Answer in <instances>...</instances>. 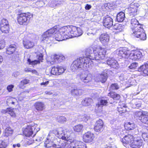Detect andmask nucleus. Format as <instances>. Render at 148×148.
Wrapping results in <instances>:
<instances>
[{
  "label": "nucleus",
  "instance_id": "nucleus-12",
  "mask_svg": "<svg viewBox=\"0 0 148 148\" xmlns=\"http://www.w3.org/2000/svg\"><path fill=\"white\" fill-rule=\"evenodd\" d=\"M138 5H139L137 3L131 4L130 6L128 8V12L130 16H134L136 15L137 8Z\"/></svg>",
  "mask_w": 148,
  "mask_h": 148
},
{
  "label": "nucleus",
  "instance_id": "nucleus-36",
  "mask_svg": "<svg viewBox=\"0 0 148 148\" xmlns=\"http://www.w3.org/2000/svg\"><path fill=\"white\" fill-rule=\"evenodd\" d=\"M29 80L27 78H24L21 80L19 84V87L20 88H23L24 87V85L29 83Z\"/></svg>",
  "mask_w": 148,
  "mask_h": 148
},
{
  "label": "nucleus",
  "instance_id": "nucleus-44",
  "mask_svg": "<svg viewBox=\"0 0 148 148\" xmlns=\"http://www.w3.org/2000/svg\"><path fill=\"white\" fill-rule=\"evenodd\" d=\"M113 5L112 3H106L104 5V7L107 10L112 9Z\"/></svg>",
  "mask_w": 148,
  "mask_h": 148
},
{
  "label": "nucleus",
  "instance_id": "nucleus-37",
  "mask_svg": "<svg viewBox=\"0 0 148 148\" xmlns=\"http://www.w3.org/2000/svg\"><path fill=\"white\" fill-rule=\"evenodd\" d=\"M148 69V63H145L144 64L141 66L138 69V71L142 72L145 73V71H147Z\"/></svg>",
  "mask_w": 148,
  "mask_h": 148
},
{
  "label": "nucleus",
  "instance_id": "nucleus-54",
  "mask_svg": "<svg viewBox=\"0 0 148 148\" xmlns=\"http://www.w3.org/2000/svg\"><path fill=\"white\" fill-rule=\"evenodd\" d=\"M137 66L138 63H133L129 66V68L130 69H135Z\"/></svg>",
  "mask_w": 148,
  "mask_h": 148
},
{
  "label": "nucleus",
  "instance_id": "nucleus-4",
  "mask_svg": "<svg viewBox=\"0 0 148 148\" xmlns=\"http://www.w3.org/2000/svg\"><path fill=\"white\" fill-rule=\"evenodd\" d=\"M33 15L32 14L29 13H21L18 16V22L20 25H25L29 21Z\"/></svg>",
  "mask_w": 148,
  "mask_h": 148
},
{
  "label": "nucleus",
  "instance_id": "nucleus-53",
  "mask_svg": "<svg viewBox=\"0 0 148 148\" xmlns=\"http://www.w3.org/2000/svg\"><path fill=\"white\" fill-rule=\"evenodd\" d=\"M2 24L4 25H9L8 20L4 18L1 20L0 25H1Z\"/></svg>",
  "mask_w": 148,
  "mask_h": 148
},
{
  "label": "nucleus",
  "instance_id": "nucleus-55",
  "mask_svg": "<svg viewBox=\"0 0 148 148\" xmlns=\"http://www.w3.org/2000/svg\"><path fill=\"white\" fill-rule=\"evenodd\" d=\"M56 145V144L53 143L52 141H51L45 147L50 148L52 147H55Z\"/></svg>",
  "mask_w": 148,
  "mask_h": 148
},
{
  "label": "nucleus",
  "instance_id": "nucleus-29",
  "mask_svg": "<svg viewBox=\"0 0 148 148\" xmlns=\"http://www.w3.org/2000/svg\"><path fill=\"white\" fill-rule=\"evenodd\" d=\"M139 120L143 123L148 124V114L144 113L140 117Z\"/></svg>",
  "mask_w": 148,
  "mask_h": 148
},
{
  "label": "nucleus",
  "instance_id": "nucleus-35",
  "mask_svg": "<svg viewBox=\"0 0 148 148\" xmlns=\"http://www.w3.org/2000/svg\"><path fill=\"white\" fill-rule=\"evenodd\" d=\"M53 58L54 59V62L58 61V62H61L63 60L65 59V57L62 55H55L53 56Z\"/></svg>",
  "mask_w": 148,
  "mask_h": 148
},
{
  "label": "nucleus",
  "instance_id": "nucleus-30",
  "mask_svg": "<svg viewBox=\"0 0 148 148\" xmlns=\"http://www.w3.org/2000/svg\"><path fill=\"white\" fill-rule=\"evenodd\" d=\"M0 29L1 32L4 33H7L8 32L9 25H3L2 24L0 25Z\"/></svg>",
  "mask_w": 148,
  "mask_h": 148
},
{
  "label": "nucleus",
  "instance_id": "nucleus-43",
  "mask_svg": "<svg viewBox=\"0 0 148 148\" xmlns=\"http://www.w3.org/2000/svg\"><path fill=\"white\" fill-rule=\"evenodd\" d=\"M102 106L97 103L95 107V111L97 112H100L102 111Z\"/></svg>",
  "mask_w": 148,
  "mask_h": 148
},
{
  "label": "nucleus",
  "instance_id": "nucleus-17",
  "mask_svg": "<svg viewBox=\"0 0 148 148\" xmlns=\"http://www.w3.org/2000/svg\"><path fill=\"white\" fill-rule=\"evenodd\" d=\"M109 36L106 34H101L99 37L100 41L104 45L107 44L109 41Z\"/></svg>",
  "mask_w": 148,
  "mask_h": 148
},
{
  "label": "nucleus",
  "instance_id": "nucleus-61",
  "mask_svg": "<svg viewBox=\"0 0 148 148\" xmlns=\"http://www.w3.org/2000/svg\"><path fill=\"white\" fill-rule=\"evenodd\" d=\"M91 8V5L88 4L86 5L85 6V7L86 10H90Z\"/></svg>",
  "mask_w": 148,
  "mask_h": 148
},
{
  "label": "nucleus",
  "instance_id": "nucleus-18",
  "mask_svg": "<svg viewBox=\"0 0 148 148\" xmlns=\"http://www.w3.org/2000/svg\"><path fill=\"white\" fill-rule=\"evenodd\" d=\"M133 142L130 145L132 148H139L142 145L143 141L140 138L134 140Z\"/></svg>",
  "mask_w": 148,
  "mask_h": 148
},
{
  "label": "nucleus",
  "instance_id": "nucleus-57",
  "mask_svg": "<svg viewBox=\"0 0 148 148\" xmlns=\"http://www.w3.org/2000/svg\"><path fill=\"white\" fill-rule=\"evenodd\" d=\"M14 87V86L13 85H10L8 86L7 88V89L9 92H11L12 91V89Z\"/></svg>",
  "mask_w": 148,
  "mask_h": 148
},
{
  "label": "nucleus",
  "instance_id": "nucleus-22",
  "mask_svg": "<svg viewBox=\"0 0 148 148\" xmlns=\"http://www.w3.org/2000/svg\"><path fill=\"white\" fill-rule=\"evenodd\" d=\"M44 103L41 102H36L34 104V106L37 110L41 111L42 110L45 108Z\"/></svg>",
  "mask_w": 148,
  "mask_h": 148
},
{
  "label": "nucleus",
  "instance_id": "nucleus-31",
  "mask_svg": "<svg viewBox=\"0 0 148 148\" xmlns=\"http://www.w3.org/2000/svg\"><path fill=\"white\" fill-rule=\"evenodd\" d=\"M99 81L101 82L102 83H103L106 81L107 78V74L106 73H104L99 75Z\"/></svg>",
  "mask_w": 148,
  "mask_h": 148
},
{
  "label": "nucleus",
  "instance_id": "nucleus-59",
  "mask_svg": "<svg viewBox=\"0 0 148 148\" xmlns=\"http://www.w3.org/2000/svg\"><path fill=\"white\" fill-rule=\"evenodd\" d=\"M82 144V142L80 141H77L75 142V147H77V146H79V145H81Z\"/></svg>",
  "mask_w": 148,
  "mask_h": 148
},
{
  "label": "nucleus",
  "instance_id": "nucleus-46",
  "mask_svg": "<svg viewBox=\"0 0 148 148\" xmlns=\"http://www.w3.org/2000/svg\"><path fill=\"white\" fill-rule=\"evenodd\" d=\"M118 110L121 113H125L126 110V106L124 105L123 106V107H119Z\"/></svg>",
  "mask_w": 148,
  "mask_h": 148
},
{
  "label": "nucleus",
  "instance_id": "nucleus-60",
  "mask_svg": "<svg viewBox=\"0 0 148 148\" xmlns=\"http://www.w3.org/2000/svg\"><path fill=\"white\" fill-rule=\"evenodd\" d=\"M49 81H47L45 82H43L42 83H40L41 85H44V86H45L49 83Z\"/></svg>",
  "mask_w": 148,
  "mask_h": 148
},
{
  "label": "nucleus",
  "instance_id": "nucleus-49",
  "mask_svg": "<svg viewBox=\"0 0 148 148\" xmlns=\"http://www.w3.org/2000/svg\"><path fill=\"white\" fill-rule=\"evenodd\" d=\"M27 61L29 63V64L32 65H35L38 63H39V61L37 60H34L32 61L29 59L27 60Z\"/></svg>",
  "mask_w": 148,
  "mask_h": 148
},
{
  "label": "nucleus",
  "instance_id": "nucleus-16",
  "mask_svg": "<svg viewBox=\"0 0 148 148\" xmlns=\"http://www.w3.org/2000/svg\"><path fill=\"white\" fill-rule=\"evenodd\" d=\"M104 26L108 28H109L113 25V19L109 16L104 18L103 20Z\"/></svg>",
  "mask_w": 148,
  "mask_h": 148
},
{
  "label": "nucleus",
  "instance_id": "nucleus-63",
  "mask_svg": "<svg viewBox=\"0 0 148 148\" xmlns=\"http://www.w3.org/2000/svg\"><path fill=\"white\" fill-rule=\"evenodd\" d=\"M20 74V73L18 72H15L13 74L14 76L15 77H16L17 76L19 75Z\"/></svg>",
  "mask_w": 148,
  "mask_h": 148
},
{
  "label": "nucleus",
  "instance_id": "nucleus-27",
  "mask_svg": "<svg viewBox=\"0 0 148 148\" xmlns=\"http://www.w3.org/2000/svg\"><path fill=\"white\" fill-rule=\"evenodd\" d=\"M13 132V129L10 127H6L4 131V135L5 136H8L11 135Z\"/></svg>",
  "mask_w": 148,
  "mask_h": 148
},
{
  "label": "nucleus",
  "instance_id": "nucleus-39",
  "mask_svg": "<svg viewBox=\"0 0 148 148\" xmlns=\"http://www.w3.org/2000/svg\"><path fill=\"white\" fill-rule=\"evenodd\" d=\"M108 96L115 100H118L120 98V95L114 92H110L108 94Z\"/></svg>",
  "mask_w": 148,
  "mask_h": 148
},
{
  "label": "nucleus",
  "instance_id": "nucleus-3",
  "mask_svg": "<svg viewBox=\"0 0 148 148\" xmlns=\"http://www.w3.org/2000/svg\"><path fill=\"white\" fill-rule=\"evenodd\" d=\"M132 34L136 37L139 38L141 40H144L146 39V34L144 32L142 26H140L136 28L132 29Z\"/></svg>",
  "mask_w": 148,
  "mask_h": 148
},
{
  "label": "nucleus",
  "instance_id": "nucleus-26",
  "mask_svg": "<svg viewBox=\"0 0 148 148\" xmlns=\"http://www.w3.org/2000/svg\"><path fill=\"white\" fill-rule=\"evenodd\" d=\"M56 32L57 33H55V38L56 40L59 41L66 39L64 38V36H62V34L59 32V30L58 31L57 30Z\"/></svg>",
  "mask_w": 148,
  "mask_h": 148
},
{
  "label": "nucleus",
  "instance_id": "nucleus-52",
  "mask_svg": "<svg viewBox=\"0 0 148 148\" xmlns=\"http://www.w3.org/2000/svg\"><path fill=\"white\" fill-rule=\"evenodd\" d=\"M5 41L4 40H0V49H2L5 47Z\"/></svg>",
  "mask_w": 148,
  "mask_h": 148
},
{
  "label": "nucleus",
  "instance_id": "nucleus-32",
  "mask_svg": "<svg viewBox=\"0 0 148 148\" xmlns=\"http://www.w3.org/2000/svg\"><path fill=\"white\" fill-rule=\"evenodd\" d=\"M92 100L90 98H86L82 101V103L84 106H90L92 102Z\"/></svg>",
  "mask_w": 148,
  "mask_h": 148
},
{
  "label": "nucleus",
  "instance_id": "nucleus-2",
  "mask_svg": "<svg viewBox=\"0 0 148 148\" xmlns=\"http://www.w3.org/2000/svg\"><path fill=\"white\" fill-rule=\"evenodd\" d=\"M57 27L55 26L52 28L48 30L44 33L42 37V41L47 43H49L51 41L52 36L53 34L58 30Z\"/></svg>",
  "mask_w": 148,
  "mask_h": 148
},
{
  "label": "nucleus",
  "instance_id": "nucleus-19",
  "mask_svg": "<svg viewBox=\"0 0 148 148\" xmlns=\"http://www.w3.org/2000/svg\"><path fill=\"white\" fill-rule=\"evenodd\" d=\"M107 64L112 68L117 69L118 68V64L117 61L113 58H108L107 61Z\"/></svg>",
  "mask_w": 148,
  "mask_h": 148
},
{
  "label": "nucleus",
  "instance_id": "nucleus-42",
  "mask_svg": "<svg viewBox=\"0 0 148 148\" xmlns=\"http://www.w3.org/2000/svg\"><path fill=\"white\" fill-rule=\"evenodd\" d=\"M58 66H54L51 69V73L53 75H58Z\"/></svg>",
  "mask_w": 148,
  "mask_h": 148
},
{
  "label": "nucleus",
  "instance_id": "nucleus-14",
  "mask_svg": "<svg viewBox=\"0 0 148 148\" xmlns=\"http://www.w3.org/2000/svg\"><path fill=\"white\" fill-rule=\"evenodd\" d=\"M95 138L94 134L90 132L85 133L83 135V139L84 142L88 143L92 142Z\"/></svg>",
  "mask_w": 148,
  "mask_h": 148
},
{
  "label": "nucleus",
  "instance_id": "nucleus-6",
  "mask_svg": "<svg viewBox=\"0 0 148 148\" xmlns=\"http://www.w3.org/2000/svg\"><path fill=\"white\" fill-rule=\"evenodd\" d=\"M71 31V26H65L60 28L59 30V32L62 34L65 39H68L72 38L70 32Z\"/></svg>",
  "mask_w": 148,
  "mask_h": 148
},
{
  "label": "nucleus",
  "instance_id": "nucleus-23",
  "mask_svg": "<svg viewBox=\"0 0 148 148\" xmlns=\"http://www.w3.org/2000/svg\"><path fill=\"white\" fill-rule=\"evenodd\" d=\"M16 46L15 45H11L8 48L6 51L7 53L9 55L12 54L16 49Z\"/></svg>",
  "mask_w": 148,
  "mask_h": 148
},
{
  "label": "nucleus",
  "instance_id": "nucleus-33",
  "mask_svg": "<svg viewBox=\"0 0 148 148\" xmlns=\"http://www.w3.org/2000/svg\"><path fill=\"white\" fill-rule=\"evenodd\" d=\"M15 109L14 108H7L6 110H4V112L5 113H8L10 114L11 116L15 117L16 116V114L15 112Z\"/></svg>",
  "mask_w": 148,
  "mask_h": 148
},
{
  "label": "nucleus",
  "instance_id": "nucleus-25",
  "mask_svg": "<svg viewBox=\"0 0 148 148\" xmlns=\"http://www.w3.org/2000/svg\"><path fill=\"white\" fill-rule=\"evenodd\" d=\"M72 94L76 96L81 95L83 91L82 90L77 88H73L71 90Z\"/></svg>",
  "mask_w": 148,
  "mask_h": 148
},
{
  "label": "nucleus",
  "instance_id": "nucleus-47",
  "mask_svg": "<svg viewBox=\"0 0 148 148\" xmlns=\"http://www.w3.org/2000/svg\"><path fill=\"white\" fill-rule=\"evenodd\" d=\"M119 87L117 84L116 83L112 84L110 86V90H117L119 89Z\"/></svg>",
  "mask_w": 148,
  "mask_h": 148
},
{
  "label": "nucleus",
  "instance_id": "nucleus-62",
  "mask_svg": "<svg viewBox=\"0 0 148 148\" xmlns=\"http://www.w3.org/2000/svg\"><path fill=\"white\" fill-rule=\"evenodd\" d=\"M119 79L121 80H123L125 79L124 75L123 74H121L119 77Z\"/></svg>",
  "mask_w": 148,
  "mask_h": 148
},
{
  "label": "nucleus",
  "instance_id": "nucleus-34",
  "mask_svg": "<svg viewBox=\"0 0 148 148\" xmlns=\"http://www.w3.org/2000/svg\"><path fill=\"white\" fill-rule=\"evenodd\" d=\"M16 101V100L15 98L9 97L7 99L6 103L8 106H11L12 105H14L15 102Z\"/></svg>",
  "mask_w": 148,
  "mask_h": 148
},
{
  "label": "nucleus",
  "instance_id": "nucleus-45",
  "mask_svg": "<svg viewBox=\"0 0 148 148\" xmlns=\"http://www.w3.org/2000/svg\"><path fill=\"white\" fill-rule=\"evenodd\" d=\"M66 69L61 66H58V75H61L64 73Z\"/></svg>",
  "mask_w": 148,
  "mask_h": 148
},
{
  "label": "nucleus",
  "instance_id": "nucleus-64",
  "mask_svg": "<svg viewBox=\"0 0 148 148\" xmlns=\"http://www.w3.org/2000/svg\"><path fill=\"white\" fill-rule=\"evenodd\" d=\"M31 72L33 74H34L35 75H38V73L37 72V71L33 69L31 70Z\"/></svg>",
  "mask_w": 148,
  "mask_h": 148
},
{
  "label": "nucleus",
  "instance_id": "nucleus-11",
  "mask_svg": "<svg viewBox=\"0 0 148 148\" xmlns=\"http://www.w3.org/2000/svg\"><path fill=\"white\" fill-rule=\"evenodd\" d=\"M72 38L78 37L82 34V29L79 27L71 26V31L70 32Z\"/></svg>",
  "mask_w": 148,
  "mask_h": 148
},
{
  "label": "nucleus",
  "instance_id": "nucleus-1",
  "mask_svg": "<svg viewBox=\"0 0 148 148\" xmlns=\"http://www.w3.org/2000/svg\"><path fill=\"white\" fill-rule=\"evenodd\" d=\"M106 50L100 47L93 50L92 48L87 49L86 52V57H80L75 60L71 65L73 71H75L79 69H86L89 67L91 60H95L98 62L104 59Z\"/></svg>",
  "mask_w": 148,
  "mask_h": 148
},
{
  "label": "nucleus",
  "instance_id": "nucleus-24",
  "mask_svg": "<svg viewBox=\"0 0 148 148\" xmlns=\"http://www.w3.org/2000/svg\"><path fill=\"white\" fill-rule=\"evenodd\" d=\"M135 124L133 123L128 122L125 123V127L127 130H133L135 127Z\"/></svg>",
  "mask_w": 148,
  "mask_h": 148
},
{
  "label": "nucleus",
  "instance_id": "nucleus-56",
  "mask_svg": "<svg viewBox=\"0 0 148 148\" xmlns=\"http://www.w3.org/2000/svg\"><path fill=\"white\" fill-rule=\"evenodd\" d=\"M144 113L140 111L136 112L135 113V115L136 116L138 117V119L139 120L140 117L142 116V115H143Z\"/></svg>",
  "mask_w": 148,
  "mask_h": 148
},
{
  "label": "nucleus",
  "instance_id": "nucleus-7",
  "mask_svg": "<svg viewBox=\"0 0 148 148\" xmlns=\"http://www.w3.org/2000/svg\"><path fill=\"white\" fill-rule=\"evenodd\" d=\"M72 133V131L71 130H62V128H60L57 133L58 138H61L63 140H66L70 137Z\"/></svg>",
  "mask_w": 148,
  "mask_h": 148
},
{
  "label": "nucleus",
  "instance_id": "nucleus-28",
  "mask_svg": "<svg viewBox=\"0 0 148 148\" xmlns=\"http://www.w3.org/2000/svg\"><path fill=\"white\" fill-rule=\"evenodd\" d=\"M125 17V14L123 12H121L117 15L116 19L119 22H122L124 20Z\"/></svg>",
  "mask_w": 148,
  "mask_h": 148
},
{
  "label": "nucleus",
  "instance_id": "nucleus-50",
  "mask_svg": "<svg viewBox=\"0 0 148 148\" xmlns=\"http://www.w3.org/2000/svg\"><path fill=\"white\" fill-rule=\"evenodd\" d=\"M7 146V144L5 141H0V148H5Z\"/></svg>",
  "mask_w": 148,
  "mask_h": 148
},
{
  "label": "nucleus",
  "instance_id": "nucleus-9",
  "mask_svg": "<svg viewBox=\"0 0 148 148\" xmlns=\"http://www.w3.org/2000/svg\"><path fill=\"white\" fill-rule=\"evenodd\" d=\"M92 75L88 72L86 71L82 73L80 75V79L84 83H88L90 82L92 79Z\"/></svg>",
  "mask_w": 148,
  "mask_h": 148
},
{
  "label": "nucleus",
  "instance_id": "nucleus-8",
  "mask_svg": "<svg viewBox=\"0 0 148 148\" xmlns=\"http://www.w3.org/2000/svg\"><path fill=\"white\" fill-rule=\"evenodd\" d=\"M143 55L141 52L138 50H132L130 51L129 57L134 60H137L142 58Z\"/></svg>",
  "mask_w": 148,
  "mask_h": 148
},
{
  "label": "nucleus",
  "instance_id": "nucleus-10",
  "mask_svg": "<svg viewBox=\"0 0 148 148\" xmlns=\"http://www.w3.org/2000/svg\"><path fill=\"white\" fill-rule=\"evenodd\" d=\"M116 52L120 58L129 56L130 51L127 50L126 48H121L117 49Z\"/></svg>",
  "mask_w": 148,
  "mask_h": 148
},
{
  "label": "nucleus",
  "instance_id": "nucleus-21",
  "mask_svg": "<svg viewBox=\"0 0 148 148\" xmlns=\"http://www.w3.org/2000/svg\"><path fill=\"white\" fill-rule=\"evenodd\" d=\"M23 44L25 48L27 49H29L32 48L34 46V43L29 40H23Z\"/></svg>",
  "mask_w": 148,
  "mask_h": 148
},
{
  "label": "nucleus",
  "instance_id": "nucleus-20",
  "mask_svg": "<svg viewBox=\"0 0 148 148\" xmlns=\"http://www.w3.org/2000/svg\"><path fill=\"white\" fill-rule=\"evenodd\" d=\"M132 29L136 28L140 26H142L139 23L138 21L135 18L132 19L131 21Z\"/></svg>",
  "mask_w": 148,
  "mask_h": 148
},
{
  "label": "nucleus",
  "instance_id": "nucleus-15",
  "mask_svg": "<svg viewBox=\"0 0 148 148\" xmlns=\"http://www.w3.org/2000/svg\"><path fill=\"white\" fill-rule=\"evenodd\" d=\"M133 136L131 134H128L125 135L122 139L121 142L124 146L125 145L129 144L131 143L132 141H134Z\"/></svg>",
  "mask_w": 148,
  "mask_h": 148
},
{
  "label": "nucleus",
  "instance_id": "nucleus-40",
  "mask_svg": "<svg viewBox=\"0 0 148 148\" xmlns=\"http://www.w3.org/2000/svg\"><path fill=\"white\" fill-rule=\"evenodd\" d=\"M57 120L58 122L61 123H63L66 122L67 119L65 117L60 116L57 117Z\"/></svg>",
  "mask_w": 148,
  "mask_h": 148
},
{
  "label": "nucleus",
  "instance_id": "nucleus-51",
  "mask_svg": "<svg viewBox=\"0 0 148 148\" xmlns=\"http://www.w3.org/2000/svg\"><path fill=\"white\" fill-rule=\"evenodd\" d=\"M81 119L83 121L86 122L90 119V117L87 115H84L82 116Z\"/></svg>",
  "mask_w": 148,
  "mask_h": 148
},
{
  "label": "nucleus",
  "instance_id": "nucleus-48",
  "mask_svg": "<svg viewBox=\"0 0 148 148\" xmlns=\"http://www.w3.org/2000/svg\"><path fill=\"white\" fill-rule=\"evenodd\" d=\"M99 103L100 105L101 106H106L108 103V102L107 100L101 99L100 100V102L98 103Z\"/></svg>",
  "mask_w": 148,
  "mask_h": 148
},
{
  "label": "nucleus",
  "instance_id": "nucleus-58",
  "mask_svg": "<svg viewBox=\"0 0 148 148\" xmlns=\"http://www.w3.org/2000/svg\"><path fill=\"white\" fill-rule=\"evenodd\" d=\"M97 33V31L96 29L92 30L90 32H88L87 33V34L88 35H92L93 36L95 35Z\"/></svg>",
  "mask_w": 148,
  "mask_h": 148
},
{
  "label": "nucleus",
  "instance_id": "nucleus-41",
  "mask_svg": "<svg viewBox=\"0 0 148 148\" xmlns=\"http://www.w3.org/2000/svg\"><path fill=\"white\" fill-rule=\"evenodd\" d=\"M83 128V126L81 124H79L73 127L74 130L77 132H80Z\"/></svg>",
  "mask_w": 148,
  "mask_h": 148
},
{
  "label": "nucleus",
  "instance_id": "nucleus-5",
  "mask_svg": "<svg viewBox=\"0 0 148 148\" xmlns=\"http://www.w3.org/2000/svg\"><path fill=\"white\" fill-rule=\"evenodd\" d=\"M37 126V125L36 124H34L33 126H27L23 131L24 134L27 137H29L33 134L34 130L35 132L34 135H35L36 133L39 130L38 127L37 128H36Z\"/></svg>",
  "mask_w": 148,
  "mask_h": 148
},
{
  "label": "nucleus",
  "instance_id": "nucleus-38",
  "mask_svg": "<svg viewBox=\"0 0 148 148\" xmlns=\"http://www.w3.org/2000/svg\"><path fill=\"white\" fill-rule=\"evenodd\" d=\"M113 29L116 30V32H121L123 30V27L122 25L118 23H116L113 26Z\"/></svg>",
  "mask_w": 148,
  "mask_h": 148
},
{
  "label": "nucleus",
  "instance_id": "nucleus-13",
  "mask_svg": "<svg viewBox=\"0 0 148 148\" xmlns=\"http://www.w3.org/2000/svg\"><path fill=\"white\" fill-rule=\"evenodd\" d=\"M103 123L102 120L99 119L97 121L94 125L95 131L98 133L101 132L103 130Z\"/></svg>",
  "mask_w": 148,
  "mask_h": 148
}]
</instances>
